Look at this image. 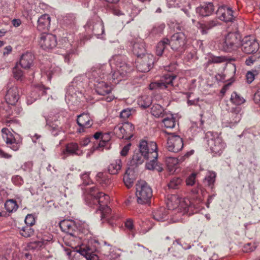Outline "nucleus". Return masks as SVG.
<instances>
[{"label": "nucleus", "instance_id": "obj_1", "mask_svg": "<svg viewBox=\"0 0 260 260\" xmlns=\"http://www.w3.org/2000/svg\"><path fill=\"white\" fill-rule=\"evenodd\" d=\"M86 192L88 196L86 198L88 205L90 207L95 206L97 207L96 213L100 214L102 220L108 219L111 212V209L108 206L110 202L109 196L99 191L94 186L86 188Z\"/></svg>", "mask_w": 260, "mask_h": 260}, {"label": "nucleus", "instance_id": "obj_2", "mask_svg": "<svg viewBox=\"0 0 260 260\" xmlns=\"http://www.w3.org/2000/svg\"><path fill=\"white\" fill-rule=\"evenodd\" d=\"M168 207L170 210H175L182 215L193 214L195 209L194 205L188 199L178 198L176 196L171 197Z\"/></svg>", "mask_w": 260, "mask_h": 260}, {"label": "nucleus", "instance_id": "obj_3", "mask_svg": "<svg viewBox=\"0 0 260 260\" xmlns=\"http://www.w3.org/2000/svg\"><path fill=\"white\" fill-rule=\"evenodd\" d=\"M241 41L242 37L238 31L230 32L225 36L220 48L225 52L236 51L241 47Z\"/></svg>", "mask_w": 260, "mask_h": 260}, {"label": "nucleus", "instance_id": "obj_4", "mask_svg": "<svg viewBox=\"0 0 260 260\" xmlns=\"http://www.w3.org/2000/svg\"><path fill=\"white\" fill-rule=\"evenodd\" d=\"M151 187L144 180L138 181L136 184V197L139 204H150L152 197Z\"/></svg>", "mask_w": 260, "mask_h": 260}, {"label": "nucleus", "instance_id": "obj_5", "mask_svg": "<svg viewBox=\"0 0 260 260\" xmlns=\"http://www.w3.org/2000/svg\"><path fill=\"white\" fill-rule=\"evenodd\" d=\"M206 139L212 153L220 155L223 152L226 144L217 133L208 132L206 134Z\"/></svg>", "mask_w": 260, "mask_h": 260}, {"label": "nucleus", "instance_id": "obj_6", "mask_svg": "<svg viewBox=\"0 0 260 260\" xmlns=\"http://www.w3.org/2000/svg\"><path fill=\"white\" fill-rule=\"evenodd\" d=\"M139 149L146 159L157 158V146L156 142L142 140L139 144Z\"/></svg>", "mask_w": 260, "mask_h": 260}, {"label": "nucleus", "instance_id": "obj_7", "mask_svg": "<svg viewBox=\"0 0 260 260\" xmlns=\"http://www.w3.org/2000/svg\"><path fill=\"white\" fill-rule=\"evenodd\" d=\"M59 226L62 232L74 237H79L81 228L79 223L71 219H64L59 223Z\"/></svg>", "mask_w": 260, "mask_h": 260}, {"label": "nucleus", "instance_id": "obj_8", "mask_svg": "<svg viewBox=\"0 0 260 260\" xmlns=\"http://www.w3.org/2000/svg\"><path fill=\"white\" fill-rule=\"evenodd\" d=\"M169 45L175 51L182 52L187 43L186 37L183 32H177L172 36Z\"/></svg>", "mask_w": 260, "mask_h": 260}, {"label": "nucleus", "instance_id": "obj_9", "mask_svg": "<svg viewBox=\"0 0 260 260\" xmlns=\"http://www.w3.org/2000/svg\"><path fill=\"white\" fill-rule=\"evenodd\" d=\"M242 51L246 54L257 53L259 45L253 37L246 36L242 39L241 47Z\"/></svg>", "mask_w": 260, "mask_h": 260}, {"label": "nucleus", "instance_id": "obj_10", "mask_svg": "<svg viewBox=\"0 0 260 260\" xmlns=\"http://www.w3.org/2000/svg\"><path fill=\"white\" fill-rule=\"evenodd\" d=\"M216 14L220 20L225 22H234L238 15L237 12L228 6H222L219 7L216 11Z\"/></svg>", "mask_w": 260, "mask_h": 260}, {"label": "nucleus", "instance_id": "obj_11", "mask_svg": "<svg viewBox=\"0 0 260 260\" xmlns=\"http://www.w3.org/2000/svg\"><path fill=\"white\" fill-rule=\"evenodd\" d=\"M134 129V125L130 122L124 123L122 125L116 126L114 128V133L119 138L125 139H130L133 136Z\"/></svg>", "mask_w": 260, "mask_h": 260}, {"label": "nucleus", "instance_id": "obj_12", "mask_svg": "<svg viewBox=\"0 0 260 260\" xmlns=\"http://www.w3.org/2000/svg\"><path fill=\"white\" fill-rule=\"evenodd\" d=\"M116 70L112 73L113 80L120 81L126 77L133 70L132 67L125 62H120L116 64Z\"/></svg>", "mask_w": 260, "mask_h": 260}, {"label": "nucleus", "instance_id": "obj_13", "mask_svg": "<svg viewBox=\"0 0 260 260\" xmlns=\"http://www.w3.org/2000/svg\"><path fill=\"white\" fill-rule=\"evenodd\" d=\"M6 90V101L9 105H15L19 99V93L17 86L10 82L7 85Z\"/></svg>", "mask_w": 260, "mask_h": 260}, {"label": "nucleus", "instance_id": "obj_14", "mask_svg": "<svg viewBox=\"0 0 260 260\" xmlns=\"http://www.w3.org/2000/svg\"><path fill=\"white\" fill-rule=\"evenodd\" d=\"M169 135L167 141L168 150L174 153L179 152L183 147L182 139L174 133H170Z\"/></svg>", "mask_w": 260, "mask_h": 260}, {"label": "nucleus", "instance_id": "obj_15", "mask_svg": "<svg viewBox=\"0 0 260 260\" xmlns=\"http://www.w3.org/2000/svg\"><path fill=\"white\" fill-rule=\"evenodd\" d=\"M109 68L108 64H96L91 68L90 71L87 73L88 77L89 79H92L94 82L96 80L100 79V80L104 79L105 75L107 74L106 69Z\"/></svg>", "mask_w": 260, "mask_h": 260}, {"label": "nucleus", "instance_id": "obj_16", "mask_svg": "<svg viewBox=\"0 0 260 260\" xmlns=\"http://www.w3.org/2000/svg\"><path fill=\"white\" fill-rule=\"evenodd\" d=\"M2 137L8 147L14 151L18 150L21 145V142L17 141L13 134L7 128L2 129Z\"/></svg>", "mask_w": 260, "mask_h": 260}, {"label": "nucleus", "instance_id": "obj_17", "mask_svg": "<svg viewBox=\"0 0 260 260\" xmlns=\"http://www.w3.org/2000/svg\"><path fill=\"white\" fill-rule=\"evenodd\" d=\"M137 64V68L141 72H147L152 68L154 61V57L151 54L140 57Z\"/></svg>", "mask_w": 260, "mask_h": 260}, {"label": "nucleus", "instance_id": "obj_18", "mask_svg": "<svg viewBox=\"0 0 260 260\" xmlns=\"http://www.w3.org/2000/svg\"><path fill=\"white\" fill-rule=\"evenodd\" d=\"M41 47L44 50H49L54 48L57 44L55 36L52 34H42L39 41Z\"/></svg>", "mask_w": 260, "mask_h": 260}, {"label": "nucleus", "instance_id": "obj_19", "mask_svg": "<svg viewBox=\"0 0 260 260\" xmlns=\"http://www.w3.org/2000/svg\"><path fill=\"white\" fill-rule=\"evenodd\" d=\"M83 152L79 148V145L77 143L71 142L66 145L60 155L62 158L65 159L69 155H82Z\"/></svg>", "mask_w": 260, "mask_h": 260}, {"label": "nucleus", "instance_id": "obj_20", "mask_svg": "<svg viewBox=\"0 0 260 260\" xmlns=\"http://www.w3.org/2000/svg\"><path fill=\"white\" fill-rule=\"evenodd\" d=\"M77 123L80 127L78 130L79 133L85 132L86 128L91 127L93 124L89 114L84 113L78 116Z\"/></svg>", "mask_w": 260, "mask_h": 260}, {"label": "nucleus", "instance_id": "obj_21", "mask_svg": "<svg viewBox=\"0 0 260 260\" xmlns=\"http://www.w3.org/2000/svg\"><path fill=\"white\" fill-rule=\"evenodd\" d=\"M86 29H88L92 31L95 36H99L103 35L104 32V26L103 22L99 20L95 22L92 19L87 21L85 25Z\"/></svg>", "mask_w": 260, "mask_h": 260}, {"label": "nucleus", "instance_id": "obj_22", "mask_svg": "<svg viewBox=\"0 0 260 260\" xmlns=\"http://www.w3.org/2000/svg\"><path fill=\"white\" fill-rule=\"evenodd\" d=\"M220 24L217 19H214L209 21L198 22L197 27L202 35L208 34L209 30Z\"/></svg>", "mask_w": 260, "mask_h": 260}, {"label": "nucleus", "instance_id": "obj_23", "mask_svg": "<svg viewBox=\"0 0 260 260\" xmlns=\"http://www.w3.org/2000/svg\"><path fill=\"white\" fill-rule=\"evenodd\" d=\"M51 18L48 14L42 15L38 20L37 29L40 31L46 33L49 30Z\"/></svg>", "mask_w": 260, "mask_h": 260}, {"label": "nucleus", "instance_id": "obj_24", "mask_svg": "<svg viewBox=\"0 0 260 260\" xmlns=\"http://www.w3.org/2000/svg\"><path fill=\"white\" fill-rule=\"evenodd\" d=\"M95 90L99 95H105L109 94L111 91V87L105 82L98 79L94 83Z\"/></svg>", "mask_w": 260, "mask_h": 260}, {"label": "nucleus", "instance_id": "obj_25", "mask_svg": "<svg viewBox=\"0 0 260 260\" xmlns=\"http://www.w3.org/2000/svg\"><path fill=\"white\" fill-rule=\"evenodd\" d=\"M214 11V6L212 3H206L201 4L196 8V12L202 17L211 15Z\"/></svg>", "mask_w": 260, "mask_h": 260}, {"label": "nucleus", "instance_id": "obj_26", "mask_svg": "<svg viewBox=\"0 0 260 260\" xmlns=\"http://www.w3.org/2000/svg\"><path fill=\"white\" fill-rule=\"evenodd\" d=\"M34 55L31 53L27 52L21 56L19 63L23 69H30L34 64Z\"/></svg>", "mask_w": 260, "mask_h": 260}, {"label": "nucleus", "instance_id": "obj_27", "mask_svg": "<svg viewBox=\"0 0 260 260\" xmlns=\"http://www.w3.org/2000/svg\"><path fill=\"white\" fill-rule=\"evenodd\" d=\"M241 111L240 108H236L229 113V119L227 122L229 123L230 127L234 126L241 120L242 118Z\"/></svg>", "mask_w": 260, "mask_h": 260}, {"label": "nucleus", "instance_id": "obj_28", "mask_svg": "<svg viewBox=\"0 0 260 260\" xmlns=\"http://www.w3.org/2000/svg\"><path fill=\"white\" fill-rule=\"evenodd\" d=\"M132 51L138 58L146 55L147 54L145 43L142 41L135 42L133 45Z\"/></svg>", "mask_w": 260, "mask_h": 260}, {"label": "nucleus", "instance_id": "obj_29", "mask_svg": "<svg viewBox=\"0 0 260 260\" xmlns=\"http://www.w3.org/2000/svg\"><path fill=\"white\" fill-rule=\"evenodd\" d=\"M144 159H146V158L144 157L143 153H141L140 149L135 151L129 161L130 166L134 168L137 167L142 164L144 161Z\"/></svg>", "mask_w": 260, "mask_h": 260}, {"label": "nucleus", "instance_id": "obj_30", "mask_svg": "<svg viewBox=\"0 0 260 260\" xmlns=\"http://www.w3.org/2000/svg\"><path fill=\"white\" fill-rule=\"evenodd\" d=\"M153 218L158 221H164L168 219V211L164 207H160L153 212Z\"/></svg>", "mask_w": 260, "mask_h": 260}, {"label": "nucleus", "instance_id": "obj_31", "mask_svg": "<svg viewBox=\"0 0 260 260\" xmlns=\"http://www.w3.org/2000/svg\"><path fill=\"white\" fill-rule=\"evenodd\" d=\"M151 159L146 163V168L149 170L156 171L161 172L163 170L162 165L157 161V158H149Z\"/></svg>", "mask_w": 260, "mask_h": 260}, {"label": "nucleus", "instance_id": "obj_32", "mask_svg": "<svg viewBox=\"0 0 260 260\" xmlns=\"http://www.w3.org/2000/svg\"><path fill=\"white\" fill-rule=\"evenodd\" d=\"M44 117L46 119V124L49 127V129L53 135L56 136L62 131L61 127L58 124V121L52 122L48 117L46 116H44Z\"/></svg>", "mask_w": 260, "mask_h": 260}, {"label": "nucleus", "instance_id": "obj_33", "mask_svg": "<svg viewBox=\"0 0 260 260\" xmlns=\"http://www.w3.org/2000/svg\"><path fill=\"white\" fill-rule=\"evenodd\" d=\"M121 168V161L119 159L113 161L108 167L109 173L112 175L117 174Z\"/></svg>", "mask_w": 260, "mask_h": 260}, {"label": "nucleus", "instance_id": "obj_34", "mask_svg": "<svg viewBox=\"0 0 260 260\" xmlns=\"http://www.w3.org/2000/svg\"><path fill=\"white\" fill-rule=\"evenodd\" d=\"M133 171L128 169L123 176V182L128 188L132 187L134 184V178L133 176Z\"/></svg>", "mask_w": 260, "mask_h": 260}, {"label": "nucleus", "instance_id": "obj_35", "mask_svg": "<svg viewBox=\"0 0 260 260\" xmlns=\"http://www.w3.org/2000/svg\"><path fill=\"white\" fill-rule=\"evenodd\" d=\"M176 78V76L173 74L169 73L164 75L160 79L163 84L166 86V89L173 86V81Z\"/></svg>", "mask_w": 260, "mask_h": 260}, {"label": "nucleus", "instance_id": "obj_36", "mask_svg": "<svg viewBox=\"0 0 260 260\" xmlns=\"http://www.w3.org/2000/svg\"><path fill=\"white\" fill-rule=\"evenodd\" d=\"M170 41L167 38H164L158 43L156 47V53L158 56H161L164 50L169 45Z\"/></svg>", "mask_w": 260, "mask_h": 260}, {"label": "nucleus", "instance_id": "obj_37", "mask_svg": "<svg viewBox=\"0 0 260 260\" xmlns=\"http://www.w3.org/2000/svg\"><path fill=\"white\" fill-rule=\"evenodd\" d=\"M216 177V174L214 172L209 171L204 179V183L213 188Z\"/></svg>", "mask_w": 260, "mask_h": 260}, {"label": "nucleus", "instance_id": "obj_38", "mask_svg": "<svg viewBox=\"0 0 260 260\" xmlns=\"http://www.w3.org/2000/svg\"><path fill=\"white\" fill-rule=\"evenodd\" d=\"M163 107L159 104L154 105L151 109V113L156 117H163L165 115Z\"/></svg>", "mask_w": 260, "mask_h": 260}, {"label": "nucleus", "instance_id": "obj_39", "mask_svg": "<svg viewBox=\"0 0 260 260\" xmlns=\"http://www.w3.org/2000/svg\"><path fill=\"white\" fill-rule=\"evenodd\" d=\"M228 61V58L224 56H217L213 55H211L208 58V60L207 62L208 65L212 63H220Z\"/></svg>", "mask_w": 260, "mask_h": 260}, {"label": "nucleus", "instance_id": "obj_40", "mask_svg": "<svg viewBox=\"0 0 260 260\" xmlns=\"http://www.w3.org/2000/svg\"><path fill=\"white\" fill-rule=\"evenodd\" d=\"M162 122L164 126L168 128H173L176 125V118L172 114H171L170 116L165 118L162 120Z\"/></svg>", "mask_w": 260, "mask_h": 260}, {"label": "nucleus", "instance_id": "obj_41", "mask_svg": "<svg viewBox=\"0 0 260 260\" xmlns=\"http://www.w3.org/2000/svg\"><path fill=\"white\" fill-rule=\"evenodd\" d=\"M5 207L9 212L16 211L18 207L17 202L13 199L7 201L5 204Z\"/></svg>", "mask_w": 260, "mask_h": 260}, {"label": "nucleus", "instance_id": "obj_42", "mask_svg": "<svg viewBox=\"0 0 260 260\" xmlns=\"http://www.w3.org/2000/svg\"><path fill=\"white\" fill-rule=\"evenodd\" d=\"M19 233L23 237L28 238L34 235V230L29 225H25L20 230Z\"/></svg>", "mask_w": 260, "mask_h": 260}, {"label": "nucleus", "instance_id": "obj_43", "mask_svg": "<svg viewBox=\"0 0 260 260\" xmlns=\"http://www.w3.org/2000/svg\"><path fill=\"white\" fill-rule=\"evenodd\" d=\"M213 254L211 249H206L200 253V256L202 258V260H215L216 257L214 258V255H212Z\"/></svg>", "mask_w": 260, "mask_h": 260}, {"label": "nucleus", "instance_id": "obj_44", "mask_svg": "<svg viewBox=\"0 0 260 260\" xmlns=\"http://www.w3.org/2000/svg\"><path fill=\"white\" fill-rule=\"evenodd\" d=\"M182 179L180 177H174L172 178L169 183L168 186L169 189H176L179 188L181 184Z\"/></svg>", "mask_w": 260, "mask_h": 260}, {"label": "nucleus", "instance_id": "obj_45", "mask_svg": "<svg viewBox=\"0 0 260 260\" xmlns=\"http://www.w3.org/2000/svg\"><path fill=\"white\" fill-rule=\"evenodd\" d=\"M165 24L164 23L155 24L152 28L150 34L153 36H159L162 34Z\"/></svg>", "mask_w": 260, "mask_h": 260}, {"label": "nucleus", "instance_id": "obj_46", "mask_svg": "<svg viewBox=\"0 0 260 260\" xmlns=\"http://www.w3.org/2000/svg\"><path fill=\"white\" fill-rule=\"evenodd\" d=\"M183 161L184 159H182V157L177 158L172 156H167L166 158V164L170 167H173L179 162H181Z\"/></svg>", "mask_w": 260, "mask_h": 260}, {"label": "nucleus", "instance_id": "obj_47", "mask_svg": "<svg viewBox=\"0 0 260 260\" xmlns=\"http://www.w3.org/2000/svg\"><path fill=\"white\" fill-rule=\"evenodd\" d=\"M13 73L14 77L17 80L22 81L24 78L23 71L19 68L18 64H17L13 69Z\"/></svg>", "mask_w": 260, "mask_h": 260}, {"label": "nucleus", "instance_id": "obj_48", "mask_svg": "<svg viewBox=\"0 0 260 260\" xmlns=\"http://www.w3.org/2000/svg\"><path fill=\"white\" fill-rule=\"evenodd\" d=\"M231 101L233 103L237 105H241L245 101L244 99L238 95L236 92H234L232 94Z\"/></svg>", "mask_w": 260, "mask_h": 260}, {"label": "nucleus", "instance_id": "obj_49", "mask_svg": "<svg viewBox=\"0 0 260 260\" xmlns=\"http://www.w3.org/2000/svg\"><path fill=\"white\" fill-rule=\"evenodd\" d=\"M48 240H42L41 241H36L31 242L29 245V247L32 249H39L43 245L46 244Z\"/></svg>", "mask_w": 260, "mask_h": 260}, {"label": "nucleus", "instance_id": "obj_50", "mask_svg": "<svg viewBox=\"0 0 260 260\" xmlns=\"http://www.w3.org/2000/svg\"><path fill=\"white\" fill-rule=\"evenodd\" d=\"M149 89L150 90H162L166 89V86L164 85L160 79L156 82H153L150 84Z\"/></svg>", "mask_w": 260, "mask_h": 260}, {"label": "nucleus", "instance_id": "obj_51", "mask_svg": "<svg viewBox=\"0 0 260 260\" xmlns=\"http://www.w3.org/2000/svg\"><path fill=\"white\" fill-rule=\"evenodd\" d=\"M149 89L150 90H162L166 89V86L164 85L160 79L156 82H153L150 84Z\"/></svg>", "mask_w": 260, "mask_h": 260}, {"label": "nucleus", "instance_id": "obj_52", "mask_svg": "<svg viewBox=\"0 0 260 260\" xmlns=\"http://www.w3.org/2000/svg\"><path fill=\"white\" fill-rule=\"evenodd\" d=\"M258 74V71L256 70H252L248 71L246 74V82L250 84L254 80L255 77Z\"/></svg>", "mask_w": 260, "mask_h": 260}, {"label": "nucleus", "instance_id": "obj_53", "mask_svg": "<svg viewBox=\"0 0 260 260\" xmlns=\"http://www.w3.org/2000/svg\"><path fill=\"white\" fill-rule=\"evenodd\" d=\"M96 179L102 185H108L110 183V180L106 178V175L103 172H99L97 174Z\"/></svg>", "mask_w": 260, "mask_h": 260}, {"label": "nucleus", "instance_id": "obj_54", "mask_svg": "<svg viewBox=\"0 0 260 260\" xmlns=\"http://www.w3.org/2000/svg\"><path fill=\"white\" fill-rule=\"evenodd\" d=\"M260 57V52L253 54L249 56L245 60V64L247 66H251Z\"/></svg>", "mask_w": 260, "mask_h": 260}, {"label": "nucleus", "instance_id": "obj_55", "mask_svg": "<svg viewBox=\"0 0 260 260\" xmlns=\"http://www.w3.org/2000/svg\"><path fill=\"white\" fill-rule=\"evenodd\" d=\"M76 17L73 14H68L63 18V22L67 25L74 24L76 22Z\"/></svg>", "mask_w": 260, "mask_h": 260}, {"label": "nucleus", "instance_id": "obj_56", "mask_svg": "<svg viewBox=\"0 0 260 260\" xmlns=\"http://www.w3.org/2000/svg\"><path fill=\"white\" fill-rule=\"evenodd\" d=\"M151 104L150 99L147 96L142 97V100L139 101V105L143 108H147Z\"/></svg>", "mask_w": 260, "mask_h": 260}, {"label": "nucleus", "instance_id": "obj_57", "mask_svg": "<svg viewBox=\"0 0 260 260\" xmlns=\"http://www.w3.org/2000/svg\"><path fill=\"white\" fill-rule=\"evenodd\" d=\"M25 223L26 225L32 226L35 223V219L31 214H28L25 219Z\"/></svg>", "mask_w": 260, "mask_h": 260}, {"label": "nucleus", "instance_id": "obj_58", "mask_svg": "<svg viewBox=\"0 0 260 260\" xmlns=\"http://www.w3.org/2000/svg\"><path fill=\"white\" fill-rule=\"evenodd\" d=\"M196 174L192 173L186 179V183L187 185L192 186L195 183Z\"/></svg>", "mask_w": 260, "mask_h": 260}, {"label": "nucleus", "instance_id": "obj_59", "mask_svg": "<svg viewBox=\"0 0 260 260\" xmlns=\"http://www.w3.org/2000/svg\"><path fill=\"white\" fill-rule=\"evenodd\" d=\"M12 181L14 184L17 185H21L23 183V179L19 175L13 176L12 178Z\"/></svg>", "mask_w": 260, "mask_h": 260}, {"label": "nucleus", "instance_id": "obj_60", "mask_svg": "<svg viewBox=\"0 0 260 260\" xmlns=\"http://www.w3.org/2000/svg\"><path fill=\"white\" fill-rule=\"evenodd\" d=\"M81 178L83 181V183L85 185H88L91 182L89 178L88 173H84L81 175Z\"/></svg>", "mask_w": 260, "mask_h": 260}, {"label": "nucleus", "instance_id": "obj_61", "mask_svg": "<svg viewBox=\"0 0 260 260\" xmlns=\"http://www.w3.org/2000/svg\"><path fill=\"white\" fill-rule=\"evenodd\" d=\"M131 111L129 109H124L121 112L120 116L121 118L126 119L131 115Z\"/></svg>", "mask_w": 260, "mask_h": 260}, {"label": "nucleus", "instance_id": "obj_62", "mask_svg": "<svg viewBox=\"0 0 260 260\" xmlns=\"http://www.w3.org/2000/svg\"><path fill=\"white\" fill-rule=\"evenodd\" d=\"M106 143L107 142L106 140H101V141L98 144H94L92 149H93V151L95 150H98L101 148L104 147L105 146Z\"/></svg>", "mask_w": 260, "mask_h": 260}, {"label": "nucleus", "instance_id": "obj_63", "mask_svg": "<svg viewBox=\"0 0 260 260\" xmlns=\"http://www.w3.org/2000/svg\"><path fill=\"white\" fill-rule=\"evenodd\" d=\"M131 146V143H129L128 144H127L125 146H124L122 148V150L120 151V154L123 156H126L128 152L129 151V150L130 149Z\"/></svg>", "mask_w": 260, "mask_h": 260}, {"label": "nucleus", "instance_id": "obj_64", "mask_svg": "<svg viewBox=\"0 0 260 260\" xmlns=\"http://www.w3.org/2000/svg\"><path fill=\"white\" fill-rule=\"evenodd\" d=\"M20 260H31V255L27 252H22L20 254Z\"/></svg>", "mask_w": 260, "mask_h": 260}]
</instances>
